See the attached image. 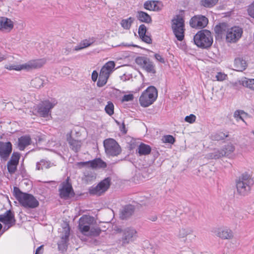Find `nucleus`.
Returning a JSON list of instances; mask_svg holds the SVG:
<instances>
[{"label": "nucleus", "instance_id": "f257e3e1", "mask_svg": "<svg viewBox=\"0 0 254 254\" xmlns=\"http://www.w3.org/2000/svg\"><path fill=\"white\" fill-rule=\"evenodd\" d=\"M236 184L238 193L245 196L250 192L254 181L249 174L245 173L236 180Z\"/></svg>", "mask_w": 254, "mask_h": 254}, {"label": "nucleus", "instance_id": "f03ea898", "mask_svg": "<svg viewBox=\"0 0 254 254\" xmlns=\"http://www.w3.org/2000/svg\"><path fill=\"white\" fill-rule=\"evenodd\" d=\"M194 44L199 48L207 49L213 43V37L211 33L207 30H201L198 31L193 37Z\"/></svg>", "mask_w": 254, "mask_h": 254}, {"label": "nucleus", "instance_id": "7ed1b4c3", "mask_svg": "<svg viewBox=\"0 0 254 254\" xmlns=\"http://www.w3.org/2000/svg\"><path fill=\"white\" fill-rule=\"evenodd\" d=\"M17 200L22 206L27 208H35L39 205V201L33 195L23 193L18 188H17Z\"/></svg>", "mask_w": 254, "mask_h": 254}, {"label": "nucleus", "instance_id": "20e7f679", "mask_svg": "<svg viewBox=\"0 0 254 254\" xmlns=\"http://www.w3.org/2000/svg\"><path fill=\"white\" fill-rule=\"evenodd\" d=\"M158 92L156 88L152 86L148 87L141 95L139 101L141 106L148 107L156 100Z\"/></svg>", "mask_w": 254, "mask_h": 254}, {"label": "nucleus", "instance_id": "39448f33", "mask_svg": "<svg viewBox=\"0 0 254 254\" xmlns=\"http://www.w3.org/2000/svg\"><path fill=\"white\" fill-rule=\"evenodd\" d=\"M172 28L177 40L181 41L184 38L185 21L180 15L175 16L172 20Z\"/></svg>", "mask_w": 254, "mask_h": 254}, {"label": "nucleus", "instance_id": "423d86ee", "mask_svg": "<svg viewBox=\"0 0 254 254\" xmlns=\"http://www.w3.org/2000/svg\"><path fill=\"white\" fill-rule=\"evenodd\" d=\"M122 234L121 242L122 246H126L130 243L133 242L137 238V232L133 227H128L121 229Z\"/></svg>", "mask_w": 254, "mask_h": 254}, {"label": "nucleus", "instance_id": "0eeeda50", "mask_svg": "<svg viewBox=\"0 0 254 254\" xmlns=\"http://www.w3.org/2000/svg\"><path fill=\"white\" fill-rule=\"evenodd\" d=\"M105 152L109 156H117L122 151L118 142L113 138H108L104 141Z\"/></svg>", "mask_w": 254, "mask_h": 254}, {"label": "nucleus", "instance_id": "6e6552de", "mask_svg": "<svg viewBox=\"0 0 254 254\" xmlns=\"http://www.w3.org/2000/svg\"><path fill=\"white\" fill-rule=\"evenodd\" d=\"M57 103V102L54 100L43 101L37 106V113L42 117H48L51 115V109Z\"/></svg>", "mask_w": 254, "mask_h": 254}, {"label": "nucleus", "instance_id": "1a4fd4ad", "mask_svg": "<svg viewBox=\"0 0 254 254\" xmlns=\"http://www.w3.org/2000/svg\"><path fill=\"white\" fill-rule=\"evenodd\" d=\"M111 179L107 178L101 181L96 186H92L89 189L88 192L91 195H101L109 188Z\"/></svg>", "mask_w": 254, "mask_h": 254}, {"label": "nucleus", "instance_id": "9d476101", "mask_svg": "<svg viewBox=\"0 0 254 254\" xmlns=\"http://www.w3.org/2000/svg\"><path fill=\"white\" fill-rule=\"evenodd\" d=\"M135 63L147 72L156 73L155 65L149 58L146 57H138L135 59Z\"/></svg>", "mask_w": 254, "mask_h": 254}, {"label": "nucleus", "instance_id": "9b49d317", "mask_svg": "<svg viewBox=\"0 0 254 254\" xmlns=\"http://www.w3.org/2000/svg\"><path fill=\"white\" fill-rule=\"evenodd\" d=\"M95 222L93 217L88 215H83L79 220V230L84 235L88 234L91 228V226Z\"/></svg>", "mask_w": 254, "mask_h": 254}, {"label": "nucleus", "instance_id": "f8f14e48", "mask_svg": "<svg viewBox=\"0 0 254 254\" xmlns=\"http://www.w3.org/2000/svg\"><path fill=\"white\" fill-rule=\"evenodd\" d=\"M46 63L45 59H37L35 60H31L28 62L22 64L17 65V71L25 70L29 71L34 69L41 68Z\"/></svg>", "mask_w": 254, "mask_h": 254}, {"label": "nucleus", "instance_id": "ddd939ff", "mask_svg": "<svg viewBox=\"0 0 254 254\" xmlns=\"http://www.w3.org/2000/svg\"><path fill=\"white\" fill-rule=\"evenodd\" d=\"M59 194L61 198L67 199L74 196V192L71 184L67 178L66 181L63 182L59 188Z\"/></svg>", "mask_w": 254, "mask_h": 254}, {"label": "nucleus", "instance_id": "4468645a", "mask_svg": "<svg viewBox=\"0 0 254 254\" xmlns=\"http://www.w3.org/2000/svg\"><path fill=\"white\" fill-rule=\"evenodd\" d=\"M76 166L79 168L84 167H91L92 169L105 168L106 167V163L100 158H96L94 160L86 161L80 162L76 163Z\"/></svg>", "mask_w": 254, "mask_h": 254}, {"label": "nucleus", "instance_id": "2eb2a0df", "mask_svg": "<svg viewBox=\"0 0 254 254\" xmlns=\"http://www.w3.org/2000/svg\"><path fill=\"white\" fill-rule=\"evenodd\" d=\"M242 33L243 30L241 28L233 27L227 31L226 41L230 43H235L241 37Z\"/></svg>", "mask_w": 254, "mask_h": 254}, {"label": "nucleus", "instance_id": "dca6fc26", "mask_svg": "<svg viewBox=\"0 0 254 254\" xmlns=\"http://www.w3.org/2000/svg\"><path fill=\"white\" fill-rule=\"evenodd\" d=\"M208 22V19L201 15H195L192 17L190 21V24L192 28L201 29L206 26Z\"/></svg>", "mask_w": 254, "mask_h": 254}, {"label": "nucleus", "instance_id": "f3484780", "mask_svg": "<svg viewBox=\"0 0 254 254\" xmlns=\"http://www.w3.org/2000/svg\"><path fill=\"white\" fill-rule=\"evenodd\" d=\"M216 236L223 240H230L233 238L232 231L227 227H220L215 230Z\"/></svg>", "mask_w": 254, "mask_h": 254}, {"label": "nucleus", "instance_id": "a211bd4d", "mask_svg": "<svg viewBox=\"0 0 254 254\" xmlns=\"http://www.w3.org/2000/svg\"><path fill=\"white\" fill-rule=\"evenodd\" d=\"M69 228H65L64 235L61 237L60 241L58 243V249L59 250L64 251L66 250L67 247V242L69 240Z\"/></svg>", "mask_w": 254, "mask_h": 254}, {"label": "nucleus", "instance_id": "6ab92c4d", "mask_svg": "<svg viewBox=\"0 0 254 254\" xmlns=\"http://www.w3.org/2000/svg\"><path fill=\"white\" fill-rule=\"evenodd\" d=\"M12 150V145L10 142H0V156L6 158L10 154Z\"/></svg>", "mask_w": 254, "mask_h": 254}, {"label": "nucleus", "instance_id": "aec40b11", "mask_svg": "<svg viewBox=\"0 0 254 254\" xmlns=\"http://www.w3.org/2000/svg\"><path fill=\"white\" fill-rule=\"evenodd\" d=\"M0 221L8 226V228L14 221V216L11 212L9 210L2 215H0Z\"/></svg>", "mask_w": 254, "mask_h": 254}, {"label": "nucleus", "instance_id": "412c9836", "mask_svg": "<svg viewBox=\"0 0 254 254\" xmlns=\"http://www.w3.org/2000/svg\"><path fill=\"white\" fill-rule=\"evenodd\" d=\"M13 27V25L10 19L3 17L0 18V30L9 31Z\"/></svg>", "mask_w": 254, "mask_h": 254}, {"label": "nucleus", "instance_id": "4be33fe9", "mask_svg": "<svg viewBox=\"0 0 254 254\" xmlns=\"http://www.w3.org/2000/svg\"><path fill=\"white\" fill-rule=\"evenodd\" d=\"M134 207L133 205L129 204L125 205L120 212V217L122 219H127L130 217L133 213Z\"/></svg>", "mask_w": 254, "mask_h": 254}, {"label": "nucleus", "instance_id": "5701e85b", "mask_svg": "<svg viewBox=\"0 0 254 254\" xmlns=\"http://www.w3.org/2000/svg\"><path fill=\"white\" fill-rule=\"evenodd\" d=\"M31 142V139L29 135H23L18 138L17 146L20 150H23Z\"/></svg>", "mask_w": 254, "mask_h": 254}, {"label": "nucleus", "instance_id": "b1692460", "mask_svg": "<svg viewBox=\"0 0 254 254\" xmlns=\"http://www.w3.org/2000/svg\"><path fill=\"white\" fill-rule=\"evenodd\" d=\"M160 3L156 1H147L144 3V8L147 10L159 11L161 9Z\"/></svg>", "mask_w": 254, "mask_h": 254}, {"label": "nucleus", "instance_id": "393cba45", "mask_svg": "<svg viewBox=\"0 0 254 254\" xmlns=\"http://www.w3.org/2000/svg\"><path fill=\"white\" fill-rule=\"evenodd\" d=\"M136 17L140 21L146 23H150L152 22V18L151 16L142 11H138L136 14Z\"/></svg>", "mask_w": 254, "mask_h": 254}, {"label": "nucleus", "instance_id": "a878e982", "mask_svg": "<svg viewBox=\"0 0 254 254\" xmlns=\"http://www.w3.org/2000/svg\"><path fill=\"white\" fill-rule=\"evenodd\" d=\"M234 66L236 68V70L243 71L246 69L247 66V64L243 58H237L235 60Z\"/></svg>", "mask_w": 254, "mask_h": 254}, {"label": "nucleus", "instance_id": "bb28decb", "mask_svg": "<svg viewBox=\"0 0 254 254\" xmlns=\"http://www.w3.org/2000/svg\"><path fill=\"white\" fill-rule=\"evenodd\" d=\"M193 230L190 227H183L180 228L177 233V237L179 239L186 238L188 235L191 234Z\"/></svg>", "mask_w": 254, "mask_h": 254}, {"label": "nucleus", "instance_id": "cd10ccee", "mask_svg": "<svg viewBox=\"0 0 254 254\" xmlns=\"http://www.w3.org/2000/svg\"><path fill=\"white\" fill-rule=\"evenodd\" d=\"M67 141L70 147L75 152H78L80 150L82 144L81 141L72 138H68Z\"/></svg>", "mask_w": 254, "mask_h": 254}, {"label": "nucleus", "instance_id": "c85d7f7f", "mask_svg": "<svg viewBox=\"0 0 254 254\" xmlns=\"http://www.w3.org/2000/svg\"><path fill=\"white\" fill-rule=\"evenodd\" d=\"M228 25L225 23H220L219 25H216L214 28V31L216 34L222 36L229 30Z\"/></svg>", "mask_w": 254, "mask_h": 254}, {"label": "nucleus", "instance_id": "c756f323", "mask_svg": "<svg viewBox=\"0 0 254 254\" xmlns=\"http://www.w3.org/2000/svg\"><path fill=\"white\" fill-rule=\"evenodd\" d=\"M115 66V64L113 61L107 62L101 68V71L102 72L106 73L109 75L112 72Z\"/></svg>", "mask_w": 254, "mask_h": 254}, {"label": "nucleus", "instance_id": "7c9ffc66", "mask_svg": "<svg viewBox=\"0 0 254 254\" xmlns=\"http://www.w3.org/2000/svg\"><path fill=\"white\" fill-rule=\"evenodd\" d=\"M94 43L93 39H85L80 42V43L75 47L74 50L77 51L91 45Z\"/></svg>", "mask_w": 254, "mask_h": 254}, {"label": "nucleus", "instance_id": "2f4dec72", "mask_svg": "<svg viewBox=\"0 0 254 254\" xmlns=\"http://www.w3.org/2000/svg\"><path fill=\"white\" fill-rule=\"evenodd\" d=\"M138 150L140 155H146L150 154L151 148L148 145L141 143L138 146Z\"/></svg>", "mask_w": 254, "mask_h": 254}, {"label": "nucleus", "instance_id": "473e14b6", "mask_svg": "<svg viewBox=\"0 0 254 254\" xmlns=\"http://www.w3.org/2000/svg\"><path fill=\"white\" fill-rule=\"evenodd\" d=\"M109 77V75L100 71L99 79L97 83V86L98 87H103L106 84Z\"/></svg>", "mask_w": 254, "mask_h": 254}, {"label": "nucleus", "instance_id": "72a5a7b5", "mask_svg": "<svg viewBox=\"0 0 254 254\" xmlns=\"http://www.w3.org/2000/svg\"><path fill=\"white\" fill-rule=\"evenodd\" d=\"M134 20V18L132 17H129L127 19H123L121 21V25L124 29L128 30L130 29Z\"/></svg>", "mask_w": 254, "mask_h": 254}, {"label": "nucleus", "instance_id": "f704fd0d", "mask_svg": "<svg viewBox=\"0 0 254 254\" xmlns=\"http://www.w3.org/2000/svg\"><path fill=\"white\" fill-rule=\"evenodd\" d=\"M7 169L9 173H13L16 171V156L13 153L11 159L7 163Z\"/></svg>", "mask_w": 254, "mask_h": 254}, {"label": "nucleus", "instance_id": "c9c22d12", "mask_svg": "<svg viewBox=\"0 0 254 254\" xmlns=\"http://www.w3.org/2000/svg\"><path fill=\"white\" fill-rule=\"evenodd\" d=\"M44 82L45 79L43 78V77H42L41 78L39 77H36L31 80V85L32 86L36 88H40L43 86Z\"/></svg>", "mask_w": 254, "mask_h": 254}, {"label": "nucleus", "instance_id": "e433bc0d", "mask_svg": "<svg viewBox=\"0 0 254 254\" xmlns=\"http://www.w3.org/2000/svg\"><path fill=\"white\" fill-rule=\"evenodd\" d=\"M221 149L224 156H228L234 151L235 147L232 144L229 143L223 146Z\"/></svg>", "mask_w": 254, "mask_h": 254}, {"label": "nucleus", "instance_id": "4c0bfd02", "mask_svg": "<svg viewBox=\"0 0 254 254\" xmlns=\"http://www.w3.org/2000/svg\"><path fill=\"white\" fill-rule=\"evenodd\" d=\"M224 156L222 149H215L213 152L208 154V157L212 159H219Z\"/></svg>", "mask_w": 254, "mask_h": 254}, {"label": "nucleus", "instance_id": "58836bf2", "mask_svg": "<svg viewBox=\"0 0 254 254\" xmlns=\"http://www.w3.org/2000/svg\"><path fill=\"white\" fill-rule=\"evenodd\" d=\"M51 167V163L44 160H42L36 164V170H40L48 169Z\"/></svg>", "mask_w": 254, "mask_h": 254}, {"label": "nucleus", "instance_id": "ea45409f", "mask_svg": "<svg viewBox=\"0 0 254 254\" xmlns=\"http://www.w3.org/2000/svg\"><path fill=\"white\" fill-rule=\"evenodd\" d=\"M242 84L243 86L254 90V79L245 78L242 80Z\"/></svg>", "mask_w": 254, "mask_h": 254}, {"label": "nucleus", "instance_id": "a19ab883", "mask_svg": "<svg viewBox=\"0 0 254 254\" xmlns=\"http://www.w3.org/2000/svg\"><path fill=\"white\" fill-rule=\"evenodd\" d=\"M218 0H200V4L205 7H212L216 4Z\"/></svg>", "mask_w": 254, "mask_h": 254}, {"label": "nucleus", "instance_id": "79ce46f5", "mask_svg": "<svg viewBox=\"0 0 254 254\" xmlns=\"http://www.w3.org/2000/svg\"><path fill=\"white\" fill-rule=\"evenodd\" d=\"M95 178L96 176L94 173L92 172H85L82 178V180L86 183H88L95 180Z\"/></svg>", "mask_w": 254, "mask_h": 254}, {"label": "nucleus", "instance_id": "37998d69", "mask_svg": "<svg viewBox=\"0 0 254 254\" xmlns=\"http://www.w3.org/2000/svg\"><path fill=\"white\" fill-rule=\"evenodd\" d=\"M101 232V230L99 227H92L89 230V232L88 234H86V236H98Z\"/></svg>", "mask_w": 254, "mask_h": 254}, {"label": "nucleus", "instance_id": "c03bdc74", "mask_svg": "<svg viewBox=\"0 0 254 254\" xmlns=\"http://www.w3.org/2000/svg\"><path fill=\"white\" fill-rule=\"evenodd\" d=\"M228 136V134H226L223 132H219L212 135V138L213 140H220L225 139Z\"/></svg>", "mask_w": 254, "mask_h": 254}, {"label": "nucleus", "instance_id": "a18cd8bd", "mask_svg": "<svg viewBox=\"0 0 254 254\" xmlns=\"http://www.w3.org/2000/svg\"><path fill=\"white\" fill-rule=\"evenodd\" d=\"M114 105L111 102H108L105 108L106 112L110 116L114 114Z\"/></svg>", "mask_w": 254, "mask_h": 254}, {"label": "nucleus", "instance_id": "49530a36", "mask_svg": "<svg viewBox=\"0 0 254 254\" xmlns=\"http://www.w3.org/2000/svg\"><path fill=\"white\" fill-rule=\"evenodd\" d=\"M247 115V114L242 110H237L235 112L234 114V117L237 120H241L243 122H245L243 117H242V115Z\"/></svg>", "mask_w": 254, "mask_h": 254}, {"label": "nucleus", "instance_id": "de8ad7c7", "mask_svg": "<svg viewBox=\"0 0 254 254\" xmlns=\"http://www.w3.org/2000/svg\"><path fill=\"white\" fill-rule=\"evenodd\" d=\"M147 31V28L144 24H141L138 28V33L139 37L142 36L146 34Z\"/></svg>", "mask_w": 254, "mask_h": 254}, {"label": "nucleus", "instance_id": "09e8293b", "mask_svg": "<svg viewBox=\"0 0 254 254\" xmlns=\"http://www.w3.org/2000/svg\"><path fill=\"white\" fill-rule=\"evenodd\" d=\"M133 98L134 96L133 94H129L124 95L122 98L121 101L122 102L131 101L133 100Z\"/></svg>", "mask_w": 254, "mask_h": 254}, {"label": "nucleus", "instance_id": "8fccbe9b", "mask_svg": "<svg viewBox=\"0 0 254 254\" xmlns=\"http://www.w3.org/2000/svg\"><path fill=\"white\" fill-rule=\"evenodd\" d=\"M164 142L173 144L175 142L174 137L171 135H167L164 136Z\"/></svg>", "mask_w": 254, "mask_h": 254}, {"label": "nucleus", "instance_id": "3c124183", "mask_svg": "<svg viewBox=\"0 0 254 254\" xmlns=\"http://www.w3.org/2000/svg\"><path fill=\"white\" fill-rule=\"evenodd\" d=\"M196 117L193 114H190V116H187L185 117V120L186 122L192 124L195 121Z\"/></svg>", "mask_w": 254, "mask_h": 254}, {"label": "nucleus", "instance_id": "603ef678", "mask_svg": "<svg viewBox=\"0 0 254 254\" xmlns=\"http://www.w3.org/2000/svg\"><path fill=\"white\" fill-rule=\"evenodd\" d=\"M249 14L252 17L254 18V2L252 3L248 9Z\"/></svg>", "mask_w": 254, "mask_h": 254}, {"label": "nucleus", "instance_id": "864d4df0", "mask_svg": "<svg viewBox=\"0 0 254 254\" xmlns=\"http://www.w3.org/2000/svg\"><path fill=\"white\" fill-rule=\"evenodd\" d=\"M140 38L141 39V40L144 41V42L150 44L152 42V39L150 38V36L146 35L145 34L144 35H143L142 36L140 37Z\"/></svg>", "mask_w": 254, "mask_h": 254}, {"label": "nucleus", "instance_id": "5fc2aeb1", "mask_svg": "<svg viewBox=\"0 0 254 254\" xmlns=\"http://www.w3.org/2000/svg\"><path fill=\"white\" fill-rule=\"evenodd\" d=\"M226 75L222 72H218V73H217V75H216V78L217 80L218 81L224 80L226 78Z\"/></svg>", "mask_w": 254, "mask_h": 254}, {"label": "nucleus", "instance_id": "6e6d98bb", "mask_svg": "<svg viewBox=\"0 0 254 254\" xmlns=\"http://www.w3.org/2000/svg\"><path fill=\"white\" fill-rule=\"evenodd\" d=\"M25 23L22 20H19L17 22V29H18L19 30H22L25 27Z\"/></svg>", "mask_w": 254, "mask_h": 254}, {"label": "nucleus", "instance_id": "4d7b16f0", "mask_svg": "<svg viewBox=\"0 0 254 254\" xmlns=\"http://www.w3.org/2000/svg\"><path fill=\"white\" fill-rule=\"evenodd\" d=\"M154 57L156 59V60L157 61H159V62L163 63V64H164L165 63L164 58H163L162 57V56L161 55H160V54H155L154 55Z\"/></svg>", "mask_w": 254, "mask_h": 254}, {"label": "nucleus", "instance_id": "13d9d810", "mask_svg": "<svg viewBox=\"0 0 254 254\" xmlns=\"http://www.w3.org/2000/svg\"><path fill=\"white\" fill-rule=\"evenodd\" d=\"M98 76V72L94 70L92 73V79L93 81H96L97 79Z\"/></svg>", "mask_w": 254, "mask_h": 254}, {"label": "nucleus", "instance_id": "bf43d9fd", "mask_svg": "<svg viewBox=\"0 0 254 254\" xmlns=\"http://www.w3.org/2000/svg\"><path fill=\"white\" fill-rule=\"evenodd\" d=\"M71 51V48L66 47L63 50V53L64 55H68Z\"/></svg>", "mask_w": 254, "mask_h": 254}, {"label": "nucleus", "instance_id": "052dcab7", "mask_svg": "<svg viewBox=\"0 0 254 254\" xmlns=\"http://www.w3.org/2000/svg\"><path fill=\"white\" fill-rule=\"evenodd\" d=\"M5 67L9 70H16L15 65H6Z\"/></svg>", "mask_w": 254, "mask_h": 254}, {"label": "nucleus", "instance_id": "680f3d73", "mask_svg": "<svg viewBox=\"0 0 254 254\" xmlns=\"http://www.w3.org/2000/svg\"><path fill=\"white\" fill-rule=\"evenodd\" d=\"M121 130L122 131L124 132V133H126L127 130L126 129L125 125L124 122L122 123V127H121Z\"/></svg>", "mask_w": 254, "mask_h": 254}, {"label": "nucleus", "instance_id": "e2e57ef3", "mask_svg": "<svg viewBox=\"0 0 254 254\" xmlns=\"http://www.w3.org/2000/svg\"><path fill=\"white\" fill-rule=\"evenodd\" d=\"M43 246L42 245V246H40V247H39L36 250V252H35V254H42V253L40 254V251L42 249H43Z\"/></svg>", "mask_w": 254, "mask_h": 254}, {"label": "nucleus", "instance_id": "0e129e2a", "mask_svg": "<svg viewBox=\"0 0 254 254\" xmlns=\"http://www.w3.org/2000/svg\"><path fill=\"white\" fill-rule=\"evenodd\" d=\"M120 78L123 81H126L127 79H128V78H127V75L125 74H124L123 75L121 76H120Z\"/></svg>", "mask_w": 254, "mask_h": 254}, {"label": "nucleus", "instance_id": "69168bd1", "mask_svg": "<svg viewBox=\"0 0 254 254\" xmlns=\"http://www.w3.org/2000/svg\"><path fill=\"white\" fill-rule=\"evenodd\" d=\"M20 171L21 172L20 174L22 176V177H24L26 176V175H25L26 171H25V169L24 168H22L21 169H20Z\"/></svg>", "mask_w": 254, "mask_h": 254}, {"label": "nucleus", "instance_id": "338daca9", "mask_svg": "<svg viewBox=\"0 0 254 254\" xmlns=\"http://www.w3.org/2000/svg\"><path fill=\"white\" fill-rule=\"evenodd\" d=\"M149 219L152 221H155L157 219V217L156 215H153L149 218Z\"/></svg>", "mask_w": 254, "mask_h": 254}, {"label": "nucleus", "instance_id": "774afa93", "mask_svg": "<svg viewBox=\"0 0 254 254\" xmlns=\"http://www.w3.org/2000/svg\"><path fill=\"white\" fill-rule=\"evenodd\" d=\"M16 156H17V165H18V162H19V159H20V154L17 153V155H16Z\"/></svg>", "mask_w": 254, "mask_h": 254}]
</instances>
